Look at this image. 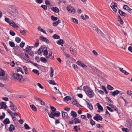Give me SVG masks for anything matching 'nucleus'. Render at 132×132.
<instances>
[{
	"instance_id": "1",
	"label": "nucleus",
	"mask_w": 132,
	"mask_h": 132,
	"mask_svg": "<svg viewBox=\"0 0 132 132\" xmlns=\"http://www.w3.org/2000/svg\"><path fill=\"white\" fill-rule=\"evenodd\" d=\"M12 76L15 79L18 80L20 82H22L24 80L25 81V79L23 78V76L18 73H13L12 74Z\"/></svg>"
},
{
	"instance_id": "2",
	"label": "nucleus",
	"mask_w": 132,
	"mask_h": 132,
	"mask_svg": "<svg viewBox=\"0 0 132 132\" xmlns=\"http://www.w3.org/2000/svg\"><path fill=\"white\" fill-rule=\"evenodd\" d=\"M90 90L88 91V92L86 93L90 98L93 97L94 96V94L92 89H91Z\"/></svg>"
},
{
	"instance_id": "3",
	"label": "nucleus",
	"mask_w": 132,
	"mask_h": 132,
	"mask_svg": "<svg viewBox=\"0 0 132 132\" xmlns=\"http://www.w3.org/2000/svg\"><path fill=\"white\" fill-rule=\"evenodd\" d=\"M117 3H115L114 2H113L111 3L112 5H110L113 11L115 12H116L117 11V10L115 8V7H117Z\"/></svg>"
},
{
	"instance_id": "4",
	"label": "nucleus",
	"mask_w": 132,
	"mask_h": 132,
	"mask_svg": "<svg viewBox=\"0 0 132 132\" xmlns=\"http://www.w3.org/2000/svg\"><path fill=\"white\" fill-rule=\"evenodd\" d=\"M0 105L1 106L0 109H4L5 110L7 107L5 103L4 102H0Z\"/></svg>"
},
{
	"instance_id": "5",
	"label": "nucleus",
	"mask_w": 132,
	"mask_h": 132,
	"mask_svg": "<svg viewBox=\"0 0 132 132\" xmlns=\"http://www.w3.org/2000/svg\"><path fill=\"white\" fill-rule=\"evenodd\" d=\"M67 9L68 12L70 13H72L73 12V13L74 14L75 12V10L72 7L70 6H67Z\"/></svg>"
},
{
	"instance_id": "6",
	"label": "nucleus",
	"mask_w": 132,
	"mask_h": 132,
	"mask_svg": "<svg viewBox=\"0 0 132 132\" xmlns=\"http://www.w3.org/2000/svg\"><path fill=\"white\" fill-rule=\"evenodd\" d=\"M62 114V118L64 119H68L69 118V117L67 113L65 112L61 111Z\"/></svg>"
},
{
	"instance_id": "7",
	"label": "nucleus",
	"mask_w": 132,
	"mask_h": 132,
	"mask_svg": "<svg viewBox=\"0 0 132 132\" xmlns=\"http://www.w3.org/2000/svg\"><path fill=\"white\" fill-rule=\"evenodd\" d=\"M11 104L10 105V107L11 108V109L13 111H15L17 109L16 106L12 102H10Z\"/></svg>"
},
{
	"instance_id": "8",
	"label": "nucleus",
	"mask_w": 132,
	"mask_h": 132,
	"mask_svg": "<svg viewBox=\"0 0 132 132\" xmlns=\"http://www.w3.org/2000/svg\"><path fill=\"white\" fill-rule=\"evenodd\" d=\"M87 100L88 101V102L87 101H85L86 102L87 104V105L88 107V108H89V109L90 110H92L93 108V106L92 105V104L90 103L89 104L90 102H89V101L87 99Z\"/></svg>"
},
{
	"instance_id": "9",
	"label": "nucleus",
	"mask_w": 132,
	"mask_h": 132,
	"mask_svg": "<svg viewBox=\"0 0 132 132\" xmlns=\"http://www.w3.org/2000/svg\"><path fill=\"white\" fill-rule=\"evenodd\" d=\"M47 49V47H44L42 50V51L44 52V55H47L48 54V52Z\"/></svg>"
},
{
	"instance_id": "10",
	"label": "nucleus",
	"mask_w": 132,
	"mask_h": 132,
	"mask_svg": "<svg viewBox=\"0 0 132 132\" xmlns=\"http://www.w3.org/2000/svg\"><path fill=\"white\" fill-rule=\"evenodd\" d=\"M118 12L119 14L122 16L125 17L127 15V14L126 13L119 9V10Z\"/></svg>"
},
{
	"instance_id": "11",
	"label": "nucleus",
	"mask_w": 132,
	"mask_h": 132,
	"mask_svg": "<svg viewBox=\"0 0 132 132\" xmlns=\"http://www.w3.org/2000/svg\"><path fill=\"white\" fill-rule=\"evenodd\" d=\"M131 120L130 119H128L127 120V127L129 128L132 126V125H131Z\"/></svg>"
},
{
	"instance_id": "12",
	"label": "nucleus",
	"mask_w": 132,
	"mask_h": 132,
	"mask_svg": "<svg viewBox=\"0 0 132 132\" xmlns=\"http://www.w3.org/2000/svg\"><path fill=\"white\" fill-rule=\"evenodd\" d=\"M83 88L84 90L86 93L88 92V91L90 90V89H91L87 85L84 86L83 87Z\"/></svg>"
},
{
	"instance_id": "13",
	"label": "nucleus",
	"mask_w": 132,
	"mask_h": 132,
	"mask_svg": "<svg viewBox=\"0 0 132 132\" xmlns=\"http://www.w3.org/2000/svg\"><path fill=\"white\" fill-rule=\"evenodd\" d=\"M3 123L5 125H8L10 123V121L8 118H6L4 120Z\"/></svg>"
},
{
	"instance_id": "14",
	"label": "nucleus",
	"mask_w": 132,
	"mask_h": 132,
	"mask_svg": "<svg viewBox=\"0 0 132 132\" xmlns=\"http://www.w3.org/2000/svg\"><path fill=\"white\" fill-rule=\"evenodd\" d=\"M96 105L97 106L98 110H100L102 111H103V107L99 103H97L96 104Z\"/></svg>"
},
{
	"instance_id": "15",
	"label": "nucleus",
	"mask_w": 132,
	"mask_h": 132,
	"mask_svg": "<svg viewBox=\"0 0 132 132\" xmlns=\"http://www.w3.org/2000/svg\"><path fill=\"white\" fill-rule=\"evenodd\" d=\"M120 70V71L122 73H124L126 75H128L129 73L127 72L125 70H123V68H119Z\"/></svg>"
},
{
	"instance_id": "16",
	"label": "nucleus",
	"mask_w": 132,
	"mask_h": 132,
	"mask_svg": "<svg viewBox=\"0 0 132 132\" xmlns=\"http://www.w3.org/2000/svg\"><path fill=\"white\" fill-rule=\"evenodd\" d=\"M51 9L55 13L58 12L59 11V9L56 7H51Z\"/></svg>"
},
{
	"instance_id": "17",
	"label": "nucleus",
	"mask_w": 132,
	"mask_h": 132,
	"mask_svg": "<svg viewBox=\"0 0 132 132\" xmlns=\"http://www.w3.org/2000/svg\"><path fill=\"white\" fill-rule=\"evenodd\" d=\"M110 94L113 96L115 97L116 95L118 94V90H115L113 92H111Z\"/></svg>"
},
{
	"instance_id": "18",
	"label": "nucleus",
	"mask_w": 132,
	"mask_h": 132,
	"mask_svg": "<svg viewBox=\"0 0 132 132\" xmlns=\"http://www.w3.org/2000/svg\"><path fill=\"white\" fill-rule=\"evenodd\" d=\"M10 24L15 28H17L19 27L14 22L10 23Z\"/></svg>"
},
{
	"instance_id": "19",
	"label": "nucleus",
	"mask_w": 132,
	"mask_h": 132,
	"mask_svg": "<svg viewBox=\"0 0 132 132\" xmlns=\"http://www.w3.org/2000/svg\"><path fill=\"white\" fill-rule=\"evenodd\" d=\"M93 29L96 31L97 33L98 34H101V31L100 29H98L97 28H96L95 26L94 27H93Z\"/></svg>"
},
{
	"instance_id": "20",
	"label": "nucleus",
	"mask_w": 132,
	"mask_h": 132,
	"mask_svg": "<svg viewBox=\"0 0 132 132\" xmlns=\"http://www.w3.org/2000/svg\"><path fill=\"white\" fill-rule=\"evenodd\" d=\"M15 129V128L13 125L11 124L10 125L9 128V131H12Z\"/></svg>"
},
{
	"instance_id": "21",
	"label": "nucleus",
	"mask_w": 132,
	"mask_h": 132,
	"mask_svg": "<svg viewBox=\"0 0 132 132\" xmlns=\"http://www.w3.org/2000/svg\"><path fill=\"white\" fill-rule=\"evenodd\" d=\"M70 113L71 116L75 118L77 117V114L76 112L72 111Z\"/></svg>"
},
{
	"instance_id": "22",
	"label": "nucleus",
	"mask_w": 132,
	"mask_h": 132,
	"mask_svg": "<svg viewBox=\"0 0 132 132\" xmlns=\"http://www.w3.org/2000/svg\"><path fill=\"white\" fill-rule=\"evenodd\" d=\"M61 22V20H58L57 21L53 22L52 24L54 26L56 27L57 26L59 23H60Z\"/></svg>"
},
{
	"instance_id": "23",
	"label": "nucleus",
	"mask_w": 132,
	"mask_h": 132,
	"mask_svg": "<svg viewBox=\"0 0 132 132\" xmlns=\"http://www.w3.org/2000/svg\"><path fill=\"white\" fill-rule=\"evenodd\" d=\"M55 112H53L52 111L51 112V113H50L49 112V113H48V115L49 116V117L52 118H53L55 120L56 119L54 117H53L52 116L53 114Z\"/></svg>"
},
{
	"instance_id": "24",
	"label": "nucleus",
	"mask_w": 132,
	"mask_h": 132,
	"mask_svg": "<svg viewBox=\"0 0 132 132\" xmlns=\"http://www.w3.org/2000/svg\"><path fill=\"white\" fill-rule=\"evenodd\" d=\"M64 43L63 40L62 39H60L59 40L57 43L59 45H61L63 44Z\"/></svg>"
},
{
	"instance_id": "25",
	"label": "nucleus",
	"mask_w": 132,
	"mask_h": 132,
	"mask_svg": "<svg viewBox=\"0 0 132 132\" xmlns=\"http://www.w3.org/2000/svg\"><path fill=\"white\" fill-rule=\"evenodd\" d=\"M44 48L43 46H41L40 48L37 51V53H38V54L39 55H40L41 53H42V50L41 51L40 50L41 49H43V48Z\"/></svg>"
},
{
	"instance_id": "26",
	"label": "nucleus",
	"mask_w": 132,
	"mask_h": 132,
	"mask_svg": "<svg viewBox=\"0 0 132 132\" xmlns=\"http://www.w3.org/2000/svg\"><path fill=\"white\" fill-rule=\"evenodd\" d=\"M73 103L74 104H76V105H77V106L78 107H82V106H81L78 103L76 100H74L73 101Z\"/></svg>"
},
{
	"instance_id": "27",
	"label": "nucleus",
	"mask_w": 132,
	"mask_h": 132,
	"mask_svg": "<svg viewBox=\"0 0 132 132\" xmlns=\"http://www.w3.org/2000/svg\"><path fill=\"white\" fill-rule=\"evenodd\" d=\"M40 60L42 62L44 63H46L47 61L45 57H41L40 58Z\"/></svg>"
},
{
	"instance_id": "28",
	"label": "nucleus",
	"mask_w": 132,
	"mask_h": 132,
	"mask_svg": "<svg viewBox=\"0 0 132 132\" xmlns=\"http://www.w3.org/2000/svg\"><path fill=\"white\" fill-rule=\"evenodd\" d=\"M53 38L56 39H59L60 38V36L56 34H54L52 36Z\"/></svg>"
},
{
	"instance_id": "29",
	"label": "nucleus",
	"mask_w": 132,
	"mask_h": 132,
	"mask_svg": "<svg viewBox=\"0 0 132 132\" xmlns=\"http://www.w3.org/2000/svg\"><path fill=\"white\" fill-rule=\"evenodd\" d=\"M71 99V98L70 97L68 96L65 97L63 98L64 100L66 101H68L69 100H70Z\"/></svg>"
},
{
	"instance_id": "30",
	"label": "nucleus",
	"mask_w": 132,
	"mask_h": 132,
	"mask_svg": "<svg viewBox=\"0 0 132 132\" xmlns=\"http://www.w3.org/2000/svg\"><path fill=\"white\" fill-rule=\"evenodd\" d=\"M114 110L116 111V112L118 113V114H119L120 113V110L116 106L114 107Z\"/></svg>"
},
{
	"instance_id": "31",
	"label": "nucleus",
	"mask_w": 132,
	"mask_h": 132,
	"mask_svg": "<svg viewBox=\"0 0 132 132\" xmlns=\"http://www.w3.org/2000/svg\"><path fill=\"white\" fill-rule=\"evenodd\" d=\"M30 107L32 109L35 111H37V109L36 107L33 104L31 105H30Z\"/></svg>"
},
{
	"instance_id": "32",
	"label": "nucleus",
	"mask_w": 132,
	"mask_h": 132,
	"mask_svg": "<svg viewBox=\"0 0 132 132\" xmlns=\"http://www.w3.org/2000/svg\"><path fill=\"white\" fill-rule=\"evenodd\" d=\"M75 121L74 122L75 123L77 124L80 123L81 122V121H80L78 118H77L76 117L75 118Z\"/></svg>"
},
{
	"instance_id": "33",
	"label": "nucleus",
	"mask_w": 132,
	"mask_h": 132,
	"mask_svg": "<svg viewBox=\"0 0 132 132\" xmlns=\"http://www.w3.org/2000/svg\"><path fill=\"white\" fill-rule=\"evenodd\" d=\"M10 46L12 47H14L15 46V44L12 41H10L9 42Z\"/></svg>"
},
{
	"instance_id": "34",
	"label": "nucleus",
	"mask_w": 132,
	"mask_h": 132,
	"mask_svg": "<svg viewBox=\"0 0 132 132\" xmlns=\"http://www.w3.org/2000/svg\"><path fill=\"white\" fill-rule=\"evenodd\" d=\"M39 40L38 39H36L35 43L34 44V46L35 47H38L39 45Z\"/></svg>"
},
{
	"instance_id": "35",
	"label": "nucleus",
	"mask_w": 132,
	"mask_h": 132,
	"mask_svg": "<svg viewBox=\"0 0 132 132\" xmlns=\"http://www.w3.org/2000/svg\"><path fill=\"white\" fill-rule=\"evenodd\" d=\"M21 40V39L20 38L18 37H17L15 38V41L17 43H19L20 42Z\"/></svg>"
},
{
	"instance_id": "36",
	"label": "nucleus",
	"mask_w": 132,
	"mask_h": 132,
	"mask_svg": "<svg viewBox=\"0 0 132 132\" xmlns=\"http://www.w3.org/2000/svg\"><path fill=\"white\" fill-rule=\"evenodd\" d=\"M76 63L80 67H81L82 64L84 65V63L79 61H78Z\"/></svg>"
},
{
	"instance_id": "37",
	"label": "nucleus",
	"mask_w": 132,
	"mask_h": 132,
	"mask_svg": "<svg viewBox=\"0 0 132 132\" xmlns=\"http://www.w3.org/2000/svg\"><path fill=\"white\" fill-rule=\"evenodd\" d=\"M50 69L51 70L50 77H52L53 76L54 70L52 67H51Z\"/></svg>"
},
{
	"instance_id": "38",
	"label": "nucleus",
	"mask_w": 132,
	"mask_h": 132,
	"mask_svg": "<svg viewBox=\"0 0 132 132\" xmlns=\"http://www.w3.org/2000/svg\"><path fill=\"white\" fill-rule=\"evenodd\" d=\"M73 47H70V51L71 52V53L73 54L75 52V50L73 49Z\"/></svg>"
},
{
	"instance_id": "39",
	"label": "nucleus",
	"mask_w": 132,
	"mask_h": 132,
	"mask_svg": "<svg viewBox=\"0 0 132 132\" xmlns=\"http://www.w3.org/2000/svg\"><path fill=\"white\" fill-rule=\"evenodd\" d=\"M5 74V72L4 70L1 69V72L0 73V76H4Z\"/></svg>"
},
{
	"instance_id": "40",
	"label": "nucleus",
	"mask_w": 132,
	"mask_h": 132,
	"mask_svg": "<svg viewBox=\"0 0 132 132\" xmlns=\"http://www.w3.org/2000/svg\"><path fill=\"white\" fill-rule=\"evenodd\" d=\"M130 8L127 5H125L123 6V8L125 10L128 11Z\"/></svg>"
},
{
	"instance_id": "41",
	"label": "nucleus",
	"mask_w": 132,
	"mask_h": 132,
	"mask_svg": "<svg viewBox=\"0 0 132 132\" xmlns=\"http://www.w3.org/2000/svg\"><path fill=\"white\" fill-rule=\"evenodd\" d=\"M90 123L93 126L95 125V122L92 119H91L90 120Z\"/></svg>"
},
{
	"instance_id": "42",
	"label": "nucleus",
	"mask_w": 132,
	"mask_h": 132,
	"mask_svg": "<svg viewBox=\"0 0 132 132\" xmlns=\"http://www.w3.org/2000/svg\"><path fill=\"white\" fill-rule=\"evenodd\" d=\"M51 19L53 21H56L57 20L58 18L57 17H55L53 15L51 16Z\"/></svg>"
},
{
	"instance_id": "43",
	"label": "nucleus",
	"mask_w": 132,
	"mask_h": 132,
	"mask_svg": "<svg viewBox=\"0 0 132 132\" xmlns=\"http://www.w3.org/2000/svg\"><path fill=\"white\" fill-rule=\"evenodd\" d=\"M32 71L37 75H39V74L38 71L37 70L34 69L32 70Z\"/></svg>"
},
{
	"instance_id": "44",
	"label": "nucleus",
	"mask_w": 132,
	"mask_h": 132,
	"mask_svg": "<svg viewBox=\"0 0 132 132\" xmlns=\"http://www.w3.org/2000/svg\"><path fill=\"white\" fill-rule=\"evenodd\" d=\"M49 83L50 84H53V85L56 84V83L55 82L54 80H49Z\"/></svg>"
},
{
	"instance_id": "45",
	"label": "nucleus",
	"mask_w": 132,
	"mask_h": 132,
	"mask_svg": "<svg viewBox=\"0 0 132 132\" xmlns=\"http://www.w3.org/2000/svg\"><path fill=\"white\" fill-rule=\"evenodd\" d=\"M50 105V108L53 112H55L56 111V109L55 107L53 106H51Z\"/></svg>"
},
{
	"instance_id": "46",
	"label": "nucleus",
	"mask_w": 132,
	"mask_h": 132,
	"mask_svg": "<svg viewBox=\"0 0 132 132\" xmlns=\"http://www.w3.org/2000/svg\"><path fill=\"white\" fill-rule=\"evenodd\" d=\"M46 38L43 36H41L39 38V39L40 40H42L44 42H45Z\"/></svg>"
},
{
	"instance_id": "47",
	"label": "nucleus",
	"mask_w": 132,
	"mask_h": 132,
	"mask_svg": "<svg viewBox=\"0 0 132 132\" xmlns=\"http://www.w3.org/2000/svg\"><path fill=\"white\" fill-rule=\"evenodd\" d=\"M20 32L22 33V35H26V31L25 30H21L20 31Z\"/></svg>"
},
{
	"instance_id": "48",
	"label": "nucleus",
	"mask_w": 132,
	"mask_h": 132,
	"mask_svg": "<svg viewBox=\"0 0 132 132\" xmlns=\"http://www.w3.org/2000/svg\"><path fill=\"white\" fill-rule=\"evenodd\" d=\"M107 88L109 90H112L114 89L113 87L109 85H107Z\"/></svg>"
},
{
	"instance_id": "49",
	"label": "nucleus",
	"mask_w": 132,
	"mask_h": 132,
	"mask_svg": "<svg viewBox=\"0 0 132 132\" xmlns=\"http://www.w3.org/2000/svg\"><path fill=\"white\" fill-rule=\"evenodd\" d=\"M24 127L26 129H29L30 128L29 126L26 123L24 124Z\"/></svg>"
},
{
	"instance_id": "50",
	"label": "nucleus",
	"mask_w": 132,
	"mask_h": 132,
	"mask_svg": "<svg viewBox=\"0 0 132 132\" xmlns=\"http://www.w3.org/2000/svg\"><path fill=\"white\" fill-rule=\"evenodd\" d=\"M71 19L74 23H76L77 24L78 23V20L76 19L72 18Z\"/></svg>"
},
{
	"instance_id": "51",
	"label": "nucleus",
	"mask_w": 132,
	"mask_h": 132,
	"mask_svg": "<svg viewBox=\"0 0 132 132\" xmlns=\"http://www.w3.org/2000/svg\"><path fill=\"white\" fill-rule=\"evenodd\" d=\"M98 116H97L96 114V116L94 117L93 118L95 120L97 121H98L99 120V119H98Z\"/></svg>"
},
{
	"instance_id": "52",
	"label": "nucleus",
	"mask_w": 132,
	"mask_h": 132,
	"mask_svg": "<svg viewBox=\"0 0 132 132\" xmlns=\"http://www.w3.org/2000/svg\"><path fill=\"white\" fill-rule=\"evenodd\" d=\"M1 43L4 46V48H5V49L6 50V51L7 52H8V49H7V47L6 46V45L5 44L3 43V42H1Z\"/></svg>"
},
{
	"instance_id": "53",
	"label": "nucleus",
	"mask_w": 132,
	"mask_h": 132,
	"mask_svg": "<svg viewBox=\"0 0 132 132\" xmlns=\"http://www.w3.org/2000/svg\"><path fill=\"white\" fill-rule=\"evenodd\" d=\"M122 130L123 132H128L129 130L128 128H122Z\"/></svg>"
},
{
	"instance_id": "54",
	"label": "nucleus",
	"mask_w": 132,
	"mask_h": 132,
	"mask_svg": "<svg viewBox=\"0 0 132 132\" xmlns=\"http://www.w3.org/2000/svg\"><path fill=\"white\" fill-rule=\"evenodd\" d=\"M10 34L12 36H14L15 35V32L12 30H10Z\"/></svg>"
},
{
	"instance_id": "55",
	"label": "nucleus",
	"mask_w": 132,
	"mask_h": 132,
	"mask_svg": "<svg viewBox=\"0 0 132 132\" xmlns=\"http://www.w3.org/2000/svg\"><path fill=\"white\" fill-rule=\"evenodd\" d=\"M2 116H0V119H3L5 117V114L4 112L2 113Z\"/></svg>"
},
{
	"instance_id": "56",
	"label": "nucleus",
	"mask_w": 132,
	"mask_h": 132,
	"mask_svg": "<svg viewBox=\"0 0 132 132\" xmlns=\"http://www.w3.org/2000/svg\"><path fill=\"white\" fill-rule=\"evenodd\" d=\"M55 112L56 114V117H59L60 115V113L59 111H56Z\"/></svg>"
},
{
	"instance_id": "57",
	"label": "nucleus",
	"mask_w": 132,
	"mask_h": 132,
	"mask_svg": "<svg viewBox=\"0 0 132 132\" xmlns=\"http://www.w3.org/2000/svg\"><path fill=\"white\" fill-rule=\"evenodd\" d=\"M20 56H21V58H22L24 60H26V58L24 56V54H23L22 53L20 54Z\"/></svg>"
},
{
	"instance_id": "58",
	"label": "nucleus",
	"mask_w": 132,
	"mask_h": 132,
	"mask_svg": "<svg viewBox=\"0 0 132 132\" xmlns=\"http://www.w3.org/2000/svg\"><path fill=\"white\" fill-rule=\"evenodd\" d=\"M25 43L24 42H22L20 44V47L23 48L25 45Z\"/></svg>"
},
{
	"instance_id": "59",
	"label": "nucleus",
	"mask_w": 132,
	"mask_h": 132,
	"mask_svg": "<svg viewBox=\"0 0 132 132\" xmlns=\"http://www.w3.org/2000/svg\"><path fill=\"white\" fill-rule=\"evenodd\" d=\"M41 7L45 10H46L47 9V6L44 5H41Z\"/></svg>"
},
{
	"instance_id": "60",
	"label": "nucleus",
	"mask_w": 132,
	"mask_h": 132,
	"mask_svg": "<svg viewBox=\"0 0 132 132\" xmlns=\"http://www.w3.org/2000/svg\"><path fill=\"white\" fill-rule=\"evenodd\" d=\"M31 51V48H29V47H27L26 48V53L30 51Z\"/></svg>"
},
{
	"instance_id": "61",
	"label": "nucleus",
	"mask_w": 132,
	"mask_h": 132,
	"mask_svg": "<svg viewBox=\"0 0 132 132\" xmlns=\"http://www.w3.org/2000/svg\"><path fill=\"white\" fill-rule=\"evenodd\" d=\"M72 66L75 70L77 71L78 66L77 65L73 64L72 65Z\"/></svg>"
},
{
	"instance_id": "62",
	"label": "nucleus",
	"mask_w": 132,
	"mask_h": 132,
	"mask_svg": "<svg viewBox=\"0 0 132 132\" xmlns=\"http://www.w3.org/2000/svg\"><path fill=\"white\" fill-rule=\"evenodd\" d=\"M28 53L29 55L31 56H33L34 55V53L33 52H32L31 51H29L27 53Z\"/></svg>"
},
{
	"instance_id": "63",
	"label": "nucleus",
	"mask_w": 132,
	"mask_h": 132,
	"mask_svg": "<svg viewBox=\"0 0 132 132\" xmlns=\"http://www.w3.org/2000/svg\"><path fill=\"white\" fill-rule=\"evenodd\" d=\"M107 109L111 112H113L114 111L110 108L109 106H107L106 107Z\"/></svg>"
},
{
	"instance_id": "64",
	"label": "nucleus",
	"mask_w": 132,
	"mask_h": 132,
	"mask_svg": "<svg viewBox=\"0 0 132 132\" xmlns=\"http://www.w3.org/2000/svg\"><path fill=\"white\" fill-rule=\"evenodd\" d=\"M80 117L84 119L85 120L86 119V116L85 115H82Z\"/></svg>"
}]
</instances>
